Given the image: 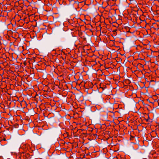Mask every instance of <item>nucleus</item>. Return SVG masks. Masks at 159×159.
Returning <instances> with one entry per match:
<instances>
[{
  "instance_id": "nucleus-1",
  "label": "nucleus",
  "mask_w": 159,
  "mask_h": 159,
  "mask_svg": "<svg viewBox=\"0 0 159 159\" xmlns=\"http://www.w3.org/2000/svg\"><path fill=\"white\" fill-rule=\"evenodd\" d=\"M96 61V60H92L91 61H89V62H90L91 65L93 66L97 64V62Z\"/></svg>"
},
{
  "instance_id": "nucleus-2",
  "label": "nucleus",
  "mask_w": 159,
  "mask_h": 159,
  "mask_svg": "<svg viewBox=\"0 0 159 159\" xmlns=\"http://www.w3.org/2000/svg\"><path fill=\"white\" fill-rule=\"evenodd\" d=\"M27 64V61L25 60L24 61L23 63H21L20 66H25Z\"/></svg>"
},
{
  "instance_id": "nucleus-3",
  "label": "nucleus",
  "mask_w": 159,
  "mask_h": 159,
  "mask_svg": "<svg viewBox=\"0 0 159 159\" xmlns=\"http://www.w3.org/2000/svg\"><path fill=\"white\" fill-rule=\"evenodd\" d=\"M147 62H148V63L149 65L150 64L151 65H152V64H153V63H155V62H154L151 61V60H150L149 61H148Z\"/></svg>"
},
{
  "instance_id": "nucleus-4",
  "label": "nucleus",
  "mask_w": 159,
  "mask_h": 159,
  "mask_svg": "<svg viewBox=\"0 0 159 159\" xmlns=\"http://www.w3.org/2000/svg\"><path fill=\"white\" fill-rule=\"evenodd\" d=\"M3 65L5 66H7V62H4L3 63Z\"/></svg>"
},
{
  "instance_id": "nucleus-5",
  "label": "nucleus",
  "mask_w": 159,
  "mask_h": 159,
  "mask_svg": "<svg viewBox=\"0 0 159 159\" xmlns=\"http://www.w3.org/2000/svg\"><path fill=\"white\" fill-rule=\"evenodd\" d=\"M69 63V62L67 61H66L65 62V63H64V64H65V63L66 64H68V63Z\"/></svg>"
},
{
  "instance_id": "nucleus-6",
  "label": "nucleus",
  "mask_w": 159,
  "mask_h": 159,
  "mask_svg": "<svg viewBox=\"0 0 159 159\" xmlns=\"http://www.w3.org/2000/svg\"><path fill=\"white\" fill-rule=\"evenodd\" d=\"M127 61H125V60H124V63H125V64L127 63Z\"/></svg>"
},
{
  "instance_id": "nucleus-7",
  "label": "nucleus",
  "mask_w": 159,
  "mask_h": 159,
  "mask_svg": "<svg viewBox=\"0 0 159 159\" xmlns=\"http://www.w3.org/2000/svg\"><path fill=\"white\" fill-rule=\"evenodd\" d=\"M122 60H119L118 61H117V60H116L117 61V62H120V61H121Z\"/></svg>"
},
{
  "instance_id": "nucleus-8",
  "label": "nucleus",
  "mask_w": 159,
  "mask_h": 159,
  "mask_svg": "<svg viewBox=\"0 0 159 159\" xmlns=\"http://www.w3.org/2000/svg\"><path fill=\"white\" fill-rule=\"evenodd\" d=\"M98 63L99 64H100V63L99 61H98Z\"/></svg>"
},
{
  "instance_id": "nucleus-9",
  "label": "nucleus",
  "mask_w": 159,
  "mask_h": 159,
  "mask_svg": "<svg viewBox=\"0 0 159 159\" xmlns=\"http://www.w3.org/2000/svg\"><path fill=\"white\" fill-rule=\"evenodd\" d=\"M152 65H153V64H152V65H151V66H152Z\"/></svg>"
},
{
  "instance_id": "nucleus-10",
  "label": "nucleus",
  "mask_w": 159,
  "mask_h": 159,
  "mask_svg": "<svg viewBox=\"0 0 159 159\" xmlns=\"http://www.w3.org/2000/svg\"><path fill=\"white\" fill-rule=\"evenodd\" d=\"M30 62L29 61H28V63H30Z\"/></svg>"
},
{
  "instance_id": "nucleus-11",
  "label": "nucleus",
  "mask_w": 159,
  "mask_h": 159,
  "mask_svg": "<svg viewBox=\"0 0 159 159\" xmlns=\"http://www.w3.org/2000/svg\"><path fill=\"white\" fill-rule=\"evenodd\" d=\"M56 61V60L55 61Z\"/></svg>"
}]
</instances>
